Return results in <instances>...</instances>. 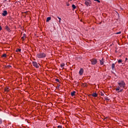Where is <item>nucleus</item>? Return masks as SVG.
<instances>
[{
	"label": "nucleus",
	"mask_w": 128,
	"mask_h": 128,
	"mask_svg": "<svg viewBox=\"0 0 128 128\" xmlns=\"http://www.w3.org/2000/svg\"><path fill=\"white\" fill-rule=\"evenodd\" d=\"M6 0H4V2H6Z\"/></svg>",
	"instance_id": "33"
},
{
	"label": "nucleus",
	"mask_w": 128,
	"mask_h": 128,
	"mask_svg": "<svg viewBox=\"0 0 128 128\" xmlns=\"http://www.w3.org/2000/svg\"><path fill=\"white\" fill-rule=\"evenodd\" d=\"M46 55L44 52L38 53L36 54V57L38 58H46Z\"/></svg>",
	"instance_id": "2"
},
{
	"label": "nucleus",
	"mask_w": 128,
	"mask_h": 128,
	"mask_svg": "<svg viewBox=\"0 0 128 128\" xmlns=\"http://www.w3.org/2000/svg\"><path fill=\"white\" fill-rule=\"evenodd\" d=\"M20 50H22L21 49H17V50H16V52H20Z\"/></svg>",
	"instance_id": "19"
},
{
	"label": "nucleus",
	"mask_w": 128,
	"mask_h": 128,
	"mask_svg": "<svg viewBox=\"0 0 128 128\" xmlns=\"http://www.w3.org/2000/svg\"><path fill=\"white\" fill-rule=\"evenodd\" d=\"M100 96H104V92H100Z\"/></svg>",
	"instance_id": "21"
},
{
	"label": "nucleus",
	"mask_w": 128,
	"mask_h": 128,
	"mask_svg": "<svg viewBox=\"0 0 128 128\" xmlns=\"http://www.w3.org/2000/svg\"><path fill=\"white\" fill-rule=\"evenodd\" d=\"M50 20H52V18L51 17H48L46 18V22H48Z\"/></svg>",
	"instance_id": "12"
},
{
	"label": "nucleus",
	"mask_w": 128,
	"mask_h": 128,
	"mask_svg": "<svg viewBox=\"0 0 128 128\" xmlns=\"http://www.w3.org/2000/svg\"><path fill=\"white\" fill-rule=\"evenodd\" d=\"M122 61V60H118V64H120Z\"/></svg>",
	"instance_id": "23"
},
{
	"label": "nucleus",
	"mask_w": 128,
	"mask_h": 128,
	"mask_svg": "<svg viewBox=\"0 0 128 128\" xmlns=\"http://www.w3.org/2000/svg\"><path fill=\"white\" fill-rule=\"evenodd\" d=\"M70 0H69V1H70Z\"/></svg>",
	"instance_id": "36"
},
{
	"label": "nucleus",
	"mask_w": 128,
	"mask_h": 128,
	"mask_svg": "<svg viewBox=\"0 0 128 128\" xmlns=\"http://www.w3.org/2000/svg\"><path fill=\"white\" fill-rule=\"evenodd\" d=\"M6 14H8V12L6 10H4L2 14V16H6Z\"/></svg>",
	"instance_id": "7"
},
{
	"label": "nucleus",
	"mask_w": 128,
	"mask_h": 128,
	"mask_svg": "<svg viewBox=\"0 0 128 128\" xmlns=\"http://www.w3.org/2000/svg\"><path fill=\"white\" fill-rule=\"evenodd\" d=\"M122 92V89L121 90H120V91H118V92Z\"/></svg>",
	"instance_id": "31"
},
{
	"label": "nucleus",
	"mask_w": 128,
	"mask_h": 128,
	"mask_svg": "<svg viewBox=\"0 0 128 128\" xmlns=\"http://www.w3.org/2000/svg\"><path fill=\"white\" fill-rule=\"evenodd\" d=\"M92 63V64H96L98 63V60L96 58H92L91 60H90Z\"/></svg>",
	"instance_id": "4"
},
{
	"label": "nucleus",
	"mask_w": 128,
	"mask_h": 128,
	"mask_svg": "<svg viewBox=\"0 0 128 128\" xmlns=\"http://www.w3.org/2000/svg\"><path fill=\"white\" fill-rule=\"evenodd\" d=\"M76 91H74L72 92H71V96H74L75 94H76Z\"/></svg>",
	"instance_id": "11"
},
{
	"label": "nucleus",
	"mask_w": 128,
	"mask_h": 128,
	"mask_svg": "<svg viewBox=\"0 0 128 128\" xmlns=\"http://www.w3.org/2000/svg\"><path fill=\"white\" fill-rule=\"evenodd\" d=\"M2 58H6V54H4L2 55Z\"/></svg>",
	"instance_id": "18"
},
{
	"label": "nucleus",
	"mask_w": 128,
	"mask_h": 128,
	"mask_svg": "<svg viewBox=\"0 0 128 128\" xmlns=\"http://www.w3.org/2000/svg\"><path fill=\"white\" fill-rule=\"evenodd\" d=\"M66 64H64V63H62L61 64H60V66L61 68H64V66Z\"/></svg>",
	"instance_id": "17"
},
{
	"label": "nucleus",
	"mask_w": 128,
	"mask_h": 128,
	"mask_svg": "<svg viewBox=\"0 0 128 128\" xmlns=\"http://www.w3.org/2000/svg\"><path fill=\"white\" fill-rule=\"evenodd\" d=\"M126 60H128V58H126Z\"/></svg>",
	"instance_id": "35"
},
{
	"label": "nucleus",
	"mask_w": 128,
	"mask_h": 128,
	"mask_svg": "<svg viewBox=\"0 0 128 128\" xmlns=\"http://www.w3.org/2000/svg\"><path fill=\"white\" fill-rule=\"evenodd\" d=\"M4 90V92H10V88H8V87H6L5 88Z\"/></svg>",
	"instance_id": "8"
},
{
	"label": "nucleus",
	"mask_w": 128,
	"mask_h": 128,
	"mask_svg": "<svg viewBox=\"0 0 128 128\" xmlns=\"http://www.w3.org/2000/svg\"><path fill=\"white\" fill-rule=\"evenodd\" d=\"M104 100H110V99H108V98L106 96L104 97Z\"/></svg>",
	"instance_id": "20"
},
{
	"label": "nucleus",
	"mask_w": 128,
	"mask_h": 128,
	"mask_svg": "<svg viewBox=\"0 0 128 128\" xmlns=\"http://www.w3.org/2000/svg\"><path fill=\"white\" fill-rule=\"evenodd\" d=\"M122 34V32H116V34Z\"/></svg>",
	"instance_id": "24"
},
{
	"label": "nucleus",
	"mask_w": 128,
	"mask_h": 128,
	"mask_svg": "<svg viewBox=\"0 0 128 128\" xmlns=\"http://www.w3.org/2000/svg\"><path fill=\"white\" fill-rule=\"evenodd\" d=\"M66 4L67 6H70V4H68V2H66Z\"/></svg>",
	"instance_id": "27"
},
{
	"label": "nucleus",
	"mask_w": 128,
	"mask_h": 128,
	"mask_svg": "<svg viewBox=\"0 0 128 128\" xmlns=\"http://www.w3.org/2000/svg\"><path fill=\"white\" fill-rule=\"evenodd\" d=\"M72 8L73 10H76V6L75 4H72Z\"/></svg>",
	"instance_id": "16"
},
{
	"label": "nucleus",
	"mask_w": 128,
	"mask_h": 128,
	"mask_svg": "<svg viewBox=\"0 0 128 128\" xmlns=\"http://www.w3.org/2000/svg\"><path fill=\"white\" fill-rule=\"evenodd\" d=\"M84 4L86 6H90V4H92V1H90V0H85Z\"/></svg>",
	"instance_id": "3"
},
{
	"label": "nucleus",
	"mask_w": 128,
	"mask_h": 128,
	"mask_svg": "<svg viewBox=\"0 0 128 128\" xmlns=\"http://www.w3.org/2000/svg\"><path fill=\"white\" fill-rule=\"evenodd\" d=\"M84 86H88V84H84Z\"/></svg>",
	"instance_id": "29"
},
{
	"label": "nucleus",
	"mask_w": 128,
	"mask_h": 128,
	"mask_svg": "<svg viewBox=\"0 0 128 128\" xmlns=\"http://www.w3.org/2000/svg\"><path fill=\"white\" fill-rule=\"evenodd\" d=\"M6 30H8V32H10V28H8V26H6Z\"/></svg>",
	"instance_id": "13"
},
{
	"label": "nucleus",
	"mask_w": 128,
	"mask_h": 128,
	"mask_svg": "<svg viewBox=\"0 0 128 128\" xmlns=\"http://www.w3.org/2000/svg\"><path fill=\"white\" fill-rule=\"evenodd\" d=\"M114 66H115L114 64H112V68L113 70H114Z\"/></svg>",
	"instance_id": "15"
},
{
	"label": "nucleus",
	"mask_w": 128,
	"mask_h": 128,
	"mask_svg": "<svg viewBox=\"0 0 128 128\" xmlns=\"http://www.w3.org/2000/svg\"><path fill=\"white\" fill-rule=\"evenodd\" d=\"M82 74H84V69L82 68H80L79 72V74L80 76H82Z\"/></svg>",
	"instance_id": "6"
},
{
	"label": "nucleus",
	"mask_w": 128,
	"mask_h": 128,
	"mask_svg": "<svg viewBox=\"0 0 128 128\" xmlns=\"http://www.w3.org/2000/svg\"><path fill=\"white\" fill-rule=\"evenodd\" d=\"M26 38V36L25 34H24L23 36L22 37V40H24V39Z\"/></svg>",
	"instance_id": "10"
},
{
	"label": "nucleus",
	"mask_w": 128,
	"mask_h": 128,
	"mask_svg": "<svg viewBox=\"0 0 128 128\" xmlns=\"http://www.w3.org/2000/svg\"><path fill=\"white\" fill-rule=\"evenodd\" d=\"M91 96L94 98H96V96H98V94H96V92H94L92 94Z\"/></svg>",
	"instance_id": "9"
},
{
	"label": "nucleus",
	"mask_w": 128,
	"mask_h": 128,
	"mask_svg": "<svg viewBox=\"0 0 128 128\" xmlns=\"http://www.w3.org/2000/svg\"><path fill=\"white\" fill-rule=\"evenodd\" d=\"M2 119H0V124H2Z\"/></svg>",
	"instance_id": "28"
},
{
	"label": "nucleus",
	"mask_w": 128,
	"mask_h": 128,
	"mask_svg": "<svg viewBox=\"0 0 128 128\" xmlns=\"http://www.w3.org/2000/svg\"><path fill=\"white\" fill-rule=\"evenodd\" d=\"M118 84L119 86L116 89V91L120 90V88H126V82H124V80H121L120 82H118Z\"/></svg>",
	"instance_id": "1"
},
{
	"label": "nucleus",
	"mask_w": 128,
	"mask_h": 128,
	"mask_svg": "<svg viewBox=\"0 0 128 128\" xmlns=\"http://www.w3.org/2000/svg\"><path fill=\"white\" fill-rule=\"evenodd\" d=\"M56 81L58 82H60V80H58V78L56 79Z\"/></svg>",
	"instance_id": "26"
},
{
	"label": "nucleus",
	"mask_w": 128,
	"mask_h": 128,
	"mask_svg": "<svg viewBox=\"0 0 128 128\" xmlns=\"http://www.w3.org/2000/svg\"><path fill=\"white\" fill-rule=\"evenodd\" d=\"M32 64H33L34 66L36 68H40V66H38V62H32Z\"/></svg>",
	"instance_id": "5"
},
{
	"label": "nucleus",
	"mask_w": 128,
	"mask_h": 128,
	"mask_svg": "<svg viewBox=\"0 0 128 128\" xmlns=\"http://www.w3.org/2000/svg\"><path fill=\"white\" fill-rule=\"evenodd\" d=\"M9 2H10V0H9Z\"/></svg>",
	"instance_id": "34"
},
{
	"label": "nucleus",
	"mask_w": 128,
	"mask_h": 128,
	"mask_svg": "<svg viewBox=\"0 0 128 128\" xmlns=\"http://www.w3.org/2000/svg\"><path fill=\"white\" fill-rule=\"evenodd\" d=\"M58 128H62V126H58Z\"/></svg>",
	"instance_id": "30"
},
{
	"label": "nucleus",
	"mask_w": 128,
	"mask_h": 128,
	"mask_svg": "<svg viewBox=\"0 0 128 128\" xmlns=\"http://www.w3.org/2000/svg\"><path fill=\"white\" fill-rule=\"evenodd\" d=\"M94 2H100V0H94Z\"/></svg>",
	"instance_id": "25"
},
{
	"label": "nucleus",
	"mask_w": 128,
	"mask_h": 128,
	"mask_svg": "<svg viewBox=\"0 0 128 128\" xmlns=\"http://www.w3.org/2000/svg\"><path fill=\"white\" fill-rule=\"evenodd\" d=\"M58 18L59 20V22H60V20H62V18H60L58 16Z\"/></svg>",
	"instance_id": "22"
},
{
	"label": "nucleus",
	"mask_w": 128,
	"mask_h": 128,
	"mask_svg": "<svg viewBox=\"0 0 128 128\" xmlns=\"http://www.w3.org/2000/svg\"><path fill=\"white\" fill-rule=\"evenodd\" d=\"M2 30V26H0V30Z\"/></svg>",
	"instance_id": "32"
},
{
	"label": "nucleus",
	"mask_w": 128,
	"mask_h": 128,
	"mask_svg": "<svg viewBox=\"0 0 128 128\" xmlns=\"http://www.w3.org/2000/svg\"><path fill=\"white\" fill-rule=\"evenodd\" d=\"M100 64L102 65L104 64V58H102V60H100Z\"/></svg>",
	"instance_id": "14"
}]
</instances>
